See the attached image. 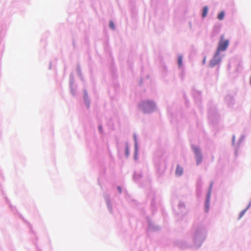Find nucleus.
I'll list each match as a JSON object with an SVG mask.
<instances>
[{"mask_svg":"<svg viewBox=\"0 0 251 251\" xmlns=\"http://www.w3.org/2000/svg\"><path fill=\"white\" fill-rule=\"evenodd\" d=\"M229 45V41L228 40L224 39V35H222L220 38V40L219 43L218 47L217 50V55L219 54L220 51H225L227 49Z\"/></svg>","mask_w":251,"mask_h":251,"instance_id":"f257e3e1","label":"nucleus"},{"mask_svg":"<svg viewBox=\"0 0 251 251\" xmlns=\"http://www.w3.org/2000/svg\"><path fill=\"white\" fill-rule=\"evenodd\" d=\"M193 150L197 158V164H199L201 163L202 158L200 150L199 148L195 147H193Z\"/></svg>","mask_w":251,"mask_h":251,"instance_id":"f03ea898","label":"nucleus"},{"mask_svg":"<svg viewBox=\"0 0 251 251\" xmlns=\"http://www.w3.org/2000/svg\"><path fill=\"white\" fill-rule=\"evenodd\" d=\"M221 61V58L219 57V54L217 55V52L216 53L214 58L210 61V66L211 67H213L218 63Z\"/></svg>","mask_w":251,"mask_h":251,"instance_id":"7ed1b4c3","label":"nucleus"},{"mask_svg":"<svg viewBox=\"0 0 251 251\" xmlns=\"http://www.w3.org/2000/svg\"><path fill=\"white\" fill-rule=\"evenodd\" d=\"M182 174H183L182 168H181L179 165H177L176 169V174L178 176H180L182 175Z\"/></svg>","mask_w":251,"mask_h":251,"instance_id":"20e7f679","label":"nucleus"},{"mask_svg":"<svg viewBox=\"0 0 251 251\" xmlns=\"http://www.w3.org/2000/svg\"><path fill=\"white\" fill-rule=\"evenodd\" d=\"M146 105L151 109H154L155 108V104L151 101H147L145 103Z\"/></svg>","mask_w":251,"mask_h":251,"instance_id":"39448f33","label":"nucleus"},{"mask_svg":"<svg viewBox=\"0 0 251 251\" xmlns=\"http://www.w3.org/2000/svg\"><path fill=\"white\" fill-rule=\"evenodd\" d=\"M208 8L207 6H205L203 8V12L202 13V16L203 18L207 16L208 13Z\"/></svg>","mask_w":251,"mask_h":251,"instance_id":"423d86ee","label":"nucleus"},{"mask_svg":"<svg viewBox=\"0 0 251 251\" xmlns=\"http://www.w3.org/2000/svg\"><path fill=\"white\" fill-rule=\"evenodd\" d=\"M225 17V12L224 11H221L218 15V19L219 20H223Z\"/></svg>","mask_w":251,"mask_h":251,"instance_id":"0eeeda50","label":"nucleus"},{"mask_svg":"<svg viewBox=\"0 0 251 251\" xmlns=\"http://www.w3.org/2000/svg\"><path fill=\"white\" fill-rule=\"evenodd\" d=\"M182 63V56H179L178 58V64L179 67H181Z\"/></svg>","mask_w":251,"mask_h":251,"instance_id":"6e6552de","label":"nucleus"},{"mask_svg":"<svg viewBox=\"0 0 251 251\" xmlns=\"http://www.w3.org/2000/svg\"><path fill=\"white\" fill-rule=\"evenodd\" d=\"M246 211V209H245L240 212V213L239 214V219H240L242 217V216L245 214Z\"/></svg>","mask_w":251,"mask_h":251,"instance_id":"1a4fd4ad","label":"nucleus"},{"mask_svg":"<svg viewBox=\"0 0 251 251\" xmlns=\"http://www.w3.org/2000/svg\"><path fill=\"white\" fill-rule=\"evenodd\" d=\"M109 26L111 28H112V29H114L115 28V27H114V23L112 22V21H110V23H109Z\"/></svg>","mask_w":251,"mask_h":251,"instance_id":"9d476101","label":"nucleus"},{"mask_svg":"<svg viewBox=\"0 0 251 251\" xmlns=\"http://www.w3.org/2000/svg\"><path fill=\"white\" fill-rule=\"evenodd\" d=\"M99 130H100V132H102V126H99Z\"/></svg>","mask_w":251,"mask_h":251,"instance_id":"9b49d317","label":"nucleus"},{"mask_svg":"<svg viewBox=\"0 0 251 251\" xmlns=\"http://www.w3.org/2000/svg\"><path fill=\"white\" fill-rule=\"evenodd\" d=\"M208 201H207L206 203V210H207L208 209Z\"/></svg>","mask_w":251,"mask_h":251,"instance_id":"f8f14e48","label":"nucleus"},{"mask_svg":"<svg viewBox=\"0 0 251 251\" xmlns=\"http://www.w3.org/2000/svg\"><path fill=\"white\" fill-rule=\"evenodd\" d=\"M118 190L119 191V192L121 193V191H122L121 188L120 186H119V187H118Z\"/></svg>","mask_w":251,"mask_h":251,"instance_id":"ddd939ff","label":"nucleus"},{"mask_svg":"<svg viewBox=\"0 0 251 251\" xmlns=\"http://www.w3.org/2000/svg\"><path fill=\"white\" fill-rule=\"evenodd\" d=\"M126 153H128L127 149H126Z\"/></svg>","mask_w":251,"mask_h":251,"instance_id":"4468645a","label":"nucleus"}]
</instances>
